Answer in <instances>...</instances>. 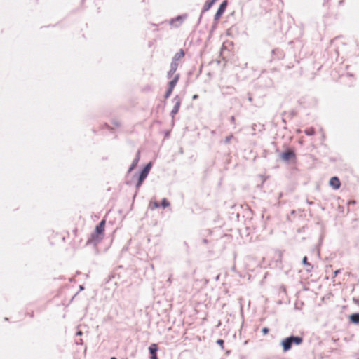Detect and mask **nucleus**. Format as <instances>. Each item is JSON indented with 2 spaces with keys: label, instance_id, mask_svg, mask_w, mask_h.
Instances as JSON below:
<instances>
[{
  "label": "nucleus",
  "instance_id": "f3484780",
  "mask_svg": "<svg viewBox=\"0 0 359 359\" xmlns=\"http://www.w3.org/2000/svg\"><path fill=\"white\" fill-rule=\"evenodd\" d=\"M182 17L179 16V17L176 18L175 19L172 20L170 23H171V25H174L177 22H182Z\"/></svg>",
  "mask_w": 359,
  "mask_h": 359
},
{
  "label": "nucleus",
  "instance_id": "20e7f679",
  "mask_svg": "<svg viewBox=\"0 0 359 359\" xmlns=\"http://www.w3.org/2000/svg\"><path fill=\"white\" fill-rule=\"evenodd\" d=\"M173 100L175 102V105L172 110L171 111V114L172 116H174L179 111L181 105V99L179 96H175Z\"/></svg>",
  "mask_w": 359,
  "mask_h": 359
},
{
  "label": "nucleus",
  "instance_id": "5701e85b",
  "mask_svg": "<svg viewBox=\"0 0 359 359\" xmlns=\"http://www.w3.org/2000/svg\"><path fill=\"white\" fill-rule=\"evenodd\" d=\"M114 125L116 126V127H120L121 126V123L119 121H116L114 123Z\"/></svg>",
  "mask_w": 359,
  "mask_h": 359
},
{
  "label": "nucleus",
  "instance_id": "1a4fd4ad",
  "mask_svg": "<svg viewBox=\"0 0 359 359\" xmlns=\"http://www.w3.org/2000/svg\"><path fill=\"white\" fill-rule=\"evenodd\" d=\"M184 51L182 49H180L177 53L174 55L172 60L178 62L184 57Z\"/></svg>",
  "mask_w": 359,
  "mask_h": 359
},
{
  "label": "nucleus",
  "instance_id": "39448f33",
  "mask_svg": "<svg viewBox=\"0 0 359 359\" xmlns=\"http://www.w3.org/2000/svg\"><path fill=\"white\" fill-rule=\"evenodd\" d=\"M294 158H295L294 152L290 149L285 151V152H283L281 154V158H282V160H283L285 161H288Z\"/></svg>",
  "mask_w": 359,
  "mask_h": 359
},
{
  "label": "nucleus",
  "instance_id": "4468645a",
  "mask_svg": "<svg viewBox=\"0 0 359 359\" xmlns=\"http://www.w3.org/2000/svg\"><path fill=\"white\" fill-rule=\"evenodd\" d=\"M350 318L352 322L355 323H359V313H354L351 315Z\"/></svg>",
  "mask_w": 359,
  "mask_h": 359
},
{
  "label": "nucleus",
  "instance_id": "a878e982",
  "mask_svg": "<svg viewBox=\"0 0 359 359\" xmlns=\"http://www.w3.org/2000/svg\"><path fill=\"white\" fill-rule=\"evenodd\" d=\"M111 359H116L115 357H112L111 358Z\"/></svg>",
  "mask_w": 359,
  "mask_h": 359
},
{
  "label": "nucleus",
  "instance_id": "b1692460",
  "mask_svg": "<svg viewBox=\"0 0 359 359\" xmlns=\"http://www.w3.org/2000/svg\"><path fill=\"white\" fill-rule=\"evenodd\" d=\"M339 273H340V270L339 269L336 270L334 271V277H336Z\"/></svg>",
  "mask_w": 359,
  "mask_h": 359
},
{
  "label": "nucleus",
  "instance_id": "7ed1b4c3",
  "mask_svg": "<svg viewBox=\"0 0 359 359\" xmlns=\"http://www.w3.org/2000/svg\"><path fill=\"white\" fill-rule=\"evenodd\" d=\"M151 168V163H149L144 167V168L142 170V171L141 172V173L140 175V177H139V179H138V182H137V187H140L142 185L143 181L147 177V175H148Z\"/></svg>",
  "mask_w": 359,
  "mask_h": 359
},
{
  "label": "nucleus",
  "instance_id": "2eb2a0df",
  "mask_svg": "<svg viewBox=\"0 0 359 359\" xmlns=\"http://www.w3.org/2000/svg\"><path fill=\"white\" fill-rule=\"evenodd\" d=\"M304 133L307 135H313L315 134V130L313 128H308L304 130Z\"/></svg>",
  "mask_w": 359,
  "mask_h": 359
},
{
  "label": "nucleus",
  "instance_id": "6ab92c4d",
  "mask_svg": "<svg viewBox=\"0 0 359 359\" xmlns=\"http://www.w3.org/2000/svg\"><path fill=\"white\" fill-rule=\"evenodd\" d=\"M217 344H219L220 346V347L222 348V349H224V341L223 339H218L217 341Z\"/></svg>",
  "mask_w": 359,
  "mask_h": 359
},
{
  "label": "nucleus",
  "instance_id": "9b49d317",
  "mask_svg": "<svg viewBox=\"0 0 359 359\" xmlns=\"http://www.w3.org/2000/svg\"><path fill=\"white\" fill-rule=\"evenodd\" d=\"M179 79H180V75L176 74L175 76L174 79L169 83V88L173 90L174 88L175 87V86L177 85V83L179 81Z\"/></svg>",
  "mask_w": 359,
  "mask_h": 359
},
{
  "label": "nucleus",
  "instance_id": "f257e3e1",
  "mask_svg": "<svg viewBox=\"0 0 359 359\" xmlns=\"http://www.w3.org/2000/svg\"><path fill=\"white\" fill-rule=\"evenodd\" d=\"M106 219H102L100 224L95 227L94 233L91 234L90 238L88 243L100 242L104 236Z\"/></svg>",
  "mask_w": 359,
  "mask_h": 359
},
{
  "label": "nucleus",
  "instance_id": "a211bd4d",
  "mask_svg": "<svg viewBox=\"0 0 359 359\" xmlns=\"http://www.w3.org/2000/svg\"><path fill=\"white\" fill-rule=\"evenodd\" d=\"M172 90H173L172 89L168 88V90H167V92L165 93V99H168L170 96L171 93H172Z\"/></svg>",
  "mask_w": 359,
  "mask_h": 359
},
{
  "label": "nucleus",
  "instance_id": "aec40b11",
  "mask_svg": "<svg viewBox=\"0 0 359 359\" xmlns=\"http://www.w3.org/2000/svg\"><path fill=\"white\" fill-rule=\"evenodd\" d=\"M150 207L151 209L157 208L159 207V204L158 203V202L155 201L154 203H150Z\"/></svg>",
  "mask_w": 359,
  "mask_h": 359
},
{
  "label": "nucleus",
  "instance_id": "6e6552de",
  "mask_svg": "<svg viewBox=\"0 0 359 359\" xmlns=\"http://www.w3.org/2000/svg\"><path fill=\"white\" fill-rule=\"evenodd\" d=\"M330 184L334 189H337L340 187L341 183L338 177H332L330 180Z\"/></svg>",
  "mask_w": 359,
  "mask_h": 359
},
{
  "label": "nucleus",
  "instance_id": "ddd939ff",
  "mask_svg": "<svg viewBox=\"0 0 359 359\" xmlns=\"http://www.w3.org/2000/svg\"><path fill=\"white\" fill-rule=\"evenodd\" d=\"M303 264L306 266V270L307 271H311L313 269V266L308 262L307 257H304L302 260Z\"/></svg>",
  "mask_w": 359,
  "mask_h": 359
},
{
  "label": "nucleus",
  "instance_id": "4be33fe9",
  "mask_svg": "<svg viewBox=\"0 0 359 359\" xmlns=\"http://www.w3.org/2000/svg\"><path fill=\"white\" fill-rule=\"evenodd\" d=\"M232 138H233V135H229V136L226 137V142H230V140H231Z\"/></svg>",
  "mask_w": 359,
  "mask_h": 359
},
{
  "label": "nucleus",
  "instance_id": "412c9836",
  "mask_svg": "<svg viewBox=\"0 0 359 359\" xmlns=\"http://www.w3.org/2000/svg\"><path fill=\"white\" fill-rule=\"evenodd\" d=\"M264 335H266L269 333V330L267 327H264L262 330Z\"/></svg>",
  "mask_w": 359,
  "mask_h": 359
},
{
  "label": "nucleus",
  "instance_id": "0eeeda50",
  "mask_svg": "<svg viewBox=\"0 0 359 359\" xmlns=\"http://www.w3.org/2000/svg\"><path fill=\"white\" fill-rule=\"evenodd\" d=\"M158 345L156 344H152L149 347V351L150 354L151 355V359H158L156 355V352L158 351Z\"/></svg>",
  "mask_w": 359,
  "mask_h": 359
},
{
  "label": "nucleus",
  "instance_id": "dca6fc26",
  "mask_svg": "<svg viewBox=\"0 0 359 359\" xmlns=\"http://www.w3.org/2000/svg\"><path fill=\"white\" fill-rule=\"evenodd\" d=\"M161 205L165 208L170 205V203L166 198H163L161 202Z\"/></svg>",
  "mask_w": 359,
  "mask_h": 359
},
{
  "label": "nucleus",
  "instance_id": "f8f14e48",
  "mask_svg": "<svg viewBox=\"0 0 359 359\" xmlns=\"http://www.w3.org/2000/svg\"><path fill=\"white\" fill-rule=\"evenodd\" d=\"M140 160V152L137 153L136 158L133 161L130 168H129V172H131L137 165Z\"/></svg>",
  "mask_w": 359,
  "mask_h": 359
},
{
  "label": "nucleus",
  "instance_id": "f03ea898",
  "mask_svg": "<svg viewBox=\"0 0 359 359\" xmlns=\"http://www.w3.org/2000/svg\"><path fill=\"white\" fill-rule=\"evenodd\" d=\"M303 339L300 337H290L284 339L281 341V345L284 352L288 351L292 344L299 345L302 343Z\"/></svg>",
  "mask_w": 359,
  "mask_h": 359
},
{
  "label": "nucleus",
  "instance_id": "393cba45",
  "mask_svg": "<svg viewBox=\"0 0 359 359\" xmlns=\"http://www.w3.org/2000/svg\"><path fill=\"white\" fill-rule=\"evenodd\" d=\"M217 1V0H212V2L210 4L209 7H210V6H211V5L215 2V1Z\"/></svg>",
  "mask_w": 359,
  "mask_h": 359
},
{
  "label": "nucleus",
  "instance_id": "423d86ee",
  "mask_svg": "<svg viewBox=\"0 0 359 359\" xmlns=\"http://www.w3.org/2000/svg\"><path fill=\"white\" fill-rule=\"evenodd\" d=\"M226 6H227V3H226V1H223L220 4V6H219V7L216 14H215V16L216 20L219 19L221 17V15L223 14V13L226 10Z\"/></svg>",
  "mask_w": 359,
  "mask_h": 359
},
{
  "label": "nucleus",
  "instance_id": "9d476101",
  "mask_svg": "<svg viewBox=\"0 0 359 359\" xmlns=\"http://www.w3.org/2000/svg\"><path fill=\"white\" fill-rule=\"evenodd\" d=\"M178 65H179V62H177L173 60L172 61L171 65H170V70L168 72V76L173 74L176 72V70L178 67Z\"/></svg>",
  "mask_w": 359,
  "mask_h": 359
}]
</instances>
